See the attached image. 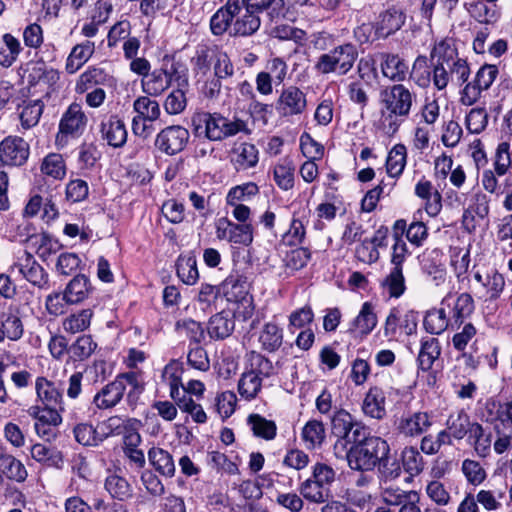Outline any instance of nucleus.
I'll list each match as a JSON object with an SVG mask.
<instances>
[{"instance_id": "10", "label": "nucleus", "mask_w": 512, "mask_h": 512, "mask_svg": "<svg viewBox=\"0 0 512 512\" xmlns=\"http://www.w3.org/2000/svg\"><path fill=\"white\" fill-rule=\"evenodd\" d=\"M474 293L483 303L492 304L500 299L505 290L506 280L502 273L492 268L473 272Z\"/></svg>"}, {"instance_id": "15", "label": "nucleus", "mask_w": 512, "mask_h": 512, "mask_svg": "<svg viewBox=\"0 0 512 512\" xmlns=\"http://www.w3.org/2000/svg\"><path fill=\"white\" fill-rule=\"evenodd\" d=\"M189 138V131L183 126H168L157 134L155 147L162 153L172 156L186 147Z\"/></svg>"}, {"instance_id": "41", "label": "nucleus", "mask_w": 512, "mask_h": 512, "mask_svg": "<svg viewBox=\"0 0 512 512\" xmlns=\"http://www.w3.org/2000/svg\"><path fill=\"white\" fill-rule=\"evenodd\" d=\"M235 11V1L228 0L225 6L218 9L210 19L211 32L220 36L223 35L233 23V13Z\"/></svg>"}, {"instance_id": "17", "label": "nucleus", "mask_w": 512, "mask_h": 512, "mask_svg": "<svg viewBox=\"0 0 512 512\" xmlns=\"http://www.w3.org/2000/svg\"><path fill=\"white\" fill-rule=\"evenodd\" d=\"M87 117L78 103H72L64 112L60 123L57 141H63L67 137H79L85 130Z\"/></svg>"}, {"instance_id": "2", "label": "nucleus", "mask_w": 512, "mask_h": 512, "mask_svg": "<svg viewBox=\"0 0 512 512\" xmlns=\"http://www.w3.org/2000/svg\"><path fill=\"white\" fill-rule=\"evenodd\" d=\"M127 387H129L127 402L134 408L138 396L144 390V385L140 381L139 374L133 371L121 373L113 381L104 385L94 395L92 403L100 410L112 409L121 402Z\"/></svg>"}, {"instance_id": "4", "label": "nucleus", "mask_w": 512, "mask_h": 512, "mask_svg": "<svg viewBox=\"0 0 512 512\" xmlns=\"http://www.w3.org/2000/svg\"><path fill=\"white\" fill-rule=\"evenodd\" d=\"M389 451V445L385 440L376 436L367 437L365 431L361 440L347 447L344 457L351 469L370 471L389 454Z\"/></svg>"}, {"instance_id": "59", "label": "nucleus", "mask_w": 512, "mask_h": 512, "mask_svg": "<svg viewBox=\"0 0 512 512\" xmlns=\"http://www.w3.org/2000/svg\"><path fill=\"white\" fill-rule=\"evenodd\" d=\"M382 240V238L375 236L370 240L365 239L362 241L361 244L356 247V258L369 265L377 262L380 256L377 247L382 245Z\"/></svg>"}, {"instance_id": "40", "label": "nucleus", "mask_w": 512, "mask_h": 512, "mask_svg": "<svg viewBox=\"0 0 512 512\" xmlns=\"http://www.w3.org/2000/svg\"><path fill=\"white\" fill-rule=\"evenodd\" d=\"M183 366L178 360L170 361L162 371V381L169 387V395L172 399H178L182 384Z\"/></svg>"}, {"instance_id": "63", "label": "nucleus", "mask_w": 512, "mask_h": 512, "mask_svg": "<svg viewBox=\"0 0 512 512\" xmlns=\"http://www.w3.org/2000/svg\"><path fill=\"white\" fill-rule=\"evenodd\" d=\"M404 470L411 476L419 475L424 469V460L415 447H405L401 454Z\"/></svg>"}, {"instance_id": "64", "label": "nucleus", "mask_w": 512, "mask_h": 512, "mask_svg": "<svg viewBox=\"0 0 512 512\" xmlns=\"http://www.w3.org/2000/svg\"><path fill=\"white\" fill-rule=\"evenodd\" d=\"M41 171L54 179H62L66 174V166L62 155L57 153L48 154L42 161Z\"/></svg>"}, {"instance_id": "62", "label": "nucleus", "mask_w": 512, "mask_h": 512, "mask_svg": "<svg viewBox=\"0 0 512 512\" xmlns=\"http://www.w3.org/2000/svg\"><path fill=\"white\" fill-rule=\"evenodd\" d=\"M472 423L469 416L463 410L451 414L447 420V428L455 439H462L470 433Z\"/></svg>"}, {"instance_id": "21", "label": "nucleus", "mask_w": 512, "mask_h": 512, "mask_svg": "<svg viewBox=\"0 0 512 512\" xmlns=\"http://www.w3.org/2000/svg\"><path fill=\"white\" fill-rule=\"evenodd\" d=\"M34 389L39 405L59 407L63 410L64 398L60 384L44 376L35 379Z\"/></svg>"}, {"instance_id": "12", "label": "nucleus", "mask_w": 512, "mask_h": 512, "mask_svg": "<svg viewBox=\"0 0 512 512\" xmlns=\"http://www.w3.org/2000/svg\"><path fill=\"white\" fill-rule=\"evenodd\" d=\"M431 74L433 86L438 91H442L447 88L451 80H455L457 86L466 83L470 76V67L467 61H457L447 65L433 62Z\"/></svg>"}, {"instance_id": "24", "label": "nucleus", "mask_w": 512, "mask_h": 512, "mask_svg": "<svg viewBox=\"0 0 512 512\" xmlns=\"http://www.w3.org/2000/svg\"><path fill=\"white\" fill-rule=\"evenodd\" d=\"M405 21V11L398 5H392L379 15L376 33L379 37L386 38L400 30Z\"/></svg>"}, {"instance_id": "26", "label": "nucleus", "mask_w": 512, "mask_h": 512, "mask_svg": "<svg viewBox=\"0 0 512 512\" xmlns=\"http://www.w3.org/2000/svg\"><path fill=\"white\" fill-rule=\"evenodd\" d=\"M24 323L18 309H9L3 313L0 321V343L5 339L19 341L24 335Z\"/></svg>"}, {"instance_id": "25", "label": "nucleus", "mask_w": 512, "mask_h": 512, "mask_svg": "<svg viewBox=\"0 0 512 512\" xmlns=\"http://www.w3.org/2000/svg\"><path fill=\"white\" fill-rule=\"evenodd\" d=\"M414 193L424 200V209L430 217L439 215L442 210V196L431 181L425 178L420 179L415 185Z\"/></svg>"}, {"instance_id": "16", "label": "nucleus", "mask_w": 512, "mask_h": 512, "mask_svg": "<svg viewBox=\"0 0 512 512\" xmlns=\"http://www.w3.org/2000/svg\"><path fill=\"white\" fill-rule=\"evenodd\" d=\"M307 108L306 94L296 86H288L282 89L275 109L281 117H293L301 115Z\"/></svg>"}, {"instance_id": "14", "label": "nucleus", "mask_w": 512, "mask_h": 512, "mask_svg": "<svg viewBox=\"0 0 512 512\" xmlns=\"http://www.w3.org/2000/svg\"><path fill=\"white\" fill-rule=\"evenodd\" d=\"M29 155V143L20 136L9 135L0 142V163L3 166L21 167Z\"/></svg>"}, {"instance_id": "18", "label": "nucleus", "mask_w": 512, "mask_h": 512, "mask_svg": "<svg viewBox=\"0 0 512 512\" xmlns=\"http://www.w3.org/2000/svg\"><path fill=\"white\" fill-rule=\"evenodd\" d=\"M233 23L229 33L233 36L253 35L260 27L261 21L258 13L244 3L239 4L235 1V11L233 13Z\"/></svg>"}, {"instance_id": "31", "label": "nucleus", "mask_w": 512, "mask_h": 512, "mask_svg": "<svg viewBox=\"0 0 512 512\" xmlns=\"http://www.w3.org/2000/svg\"><path fill=\"white\" fill-rule=\"evenodd\" d=\"M378 318L375 313V306L366 301L362 304L358 315L350 324L349 331L361 336L369 335L377 326Z\"/></svg>"}, {"instance_id": "19", "label": "nucleus", "mask_w": 512, "mask_h": 512, "mask_svg": "<svg viewBox=\"0 0 512 512\" xmlns=\"http://www.w3.org/2000/svg\"><path fill=\"white\" fill-rule=\"evenodd\" d=\"M15 266L18 267L21 275L34 286H37L40 289L48 287V274L44 268L37 263L31 253L25 250L20 252L17 256Z\"/></svg>"}, {"instance_id": "47", "label": "nucleus", "mask_w": 512, "mask_h": 512, "mask_svg": "<svg viewBox=\"0 0 512 512\" xmlns=\"http://www.w3.org/2000/svg\"><path fill=\"white\" fill-rule=\"evenodd\" d=\"M381 287L390 298H400L406 291L403 268L392 267L382 280Z\"/></svg>"}, {"instance_id": "42", "label": "nucleus", "mask_w": 512, "mask_h": 512, "mask_svg": "<svg viewBox=\"0 0 512 512\" xmlns=\"http://www.w3.org/2000/svg\"><path fill=\"white\" fill-rule=\"evenodd\" d=\"M407 164V149L402 143L395 144L386 158V172L392 178L402 175Z\"/></svg>"}, {"instance_id": "33", "label": "nucleus", "mask_w": 512, "mask_h": 512, "mask_svg": "<svg viewBox=\"0 0 512 512\" xmlns=\"http://www.w3.org/2000/svg\"><path fill=\"white\" fill-rule=\"evenodd\" d=\"M259 152L255 145L242 142L235 145L231 151V162L237 170H247L257 165Z\"/></svg>"}, {"instance_id": "27", "label": "nucleus", "mask_w": 512, "mask_h": 512, "mask_svg": "<svg viewBox=\"0 0 512 512\" xmlns=\"http://www.w3.org/2000/svg\"><path fill=\"white\" fill-rule=\"evenodd\" d=\"M111 79L105 69L95 65L89 66L78 76L74 91L76 94H84L94 87L108 84Z\"/></svg>"}, {"instance_id": "13", "label": "nucleus", "mask_w": 512, "mask_h": 512, "mask_svg": "<svg viewBox=\"0 0 512 512\" xmlns=\"http://www.w3.org/2000/svg\"><path fill=\"white\" fill-rule=\"evenodd\" d=\"M59 407L35 404L28 408V415L34 419V429L39 437L49 439L54 435L53 428L62 423V416Z\"/></svg>"}, {"instance_id": "32", "label": "nucleus", "mask_w": 512, "mask_h": 512, "mask_svg": "<svg viewBox=\"0 0 512 512\" xmlns=\"http://www.w3.org/2000/svg\"><path fill=\"white\" fill-rule=\"evenodd\" d=\"M223 292L229 303H240L251 299L247 278L240 274H231L223 282Z\"/></svg>"}, {"instance_id": "29", "label": "nucleus", "mask_w": 512, "mask_h": 512, "mask_svg": "<svg viewBox=\"0 0 512 512\" xmlns=\"http://www.w3.org/2000/svg\"><path fill=\"white\" fill-rule=\"evenodd\" d=\"M95 53V43L85 40L72 47L65 61V71L72 75L78 72Z\"/></svg>"}, {"instance_id": "8", "label": "nucleus", "mask_w": 512, "mask_h": 512, "mask_svg": "<svg viewBox=\"0 0 512 512\" xmlns=\"http://www.w3.org/2000/svg\"><path fill=\"white\" fill-rule=\"evenodd\" d=\"M456 201L463 206L462 227L472 233L490 213V198L481 190L456 194Z\"/></svg>"}, {"instance_id": "55", "label": "nucleus", "mask_w": 512, "mask_h": 512, "mask_svg": "<svg viewBox=\"0 0 512 512\" xmlns=\"http://www.w3.org/2000/svg\"><path fill=\"white\" fill-rule=\"evenodd\" d=\"M30 244L35 248L37 255L43 260L57 253L61 248L58 240L47 233H38L32 236Z\"/></svg>"}, {"instance_id": "38", "label": "nucleus", "mask_w": 512, "mask_h": 512, "mask_svg": "<svg viewBox=\"0 0 512 512\" xmlns=\"http://www.w3.org/2000/svg\"><path fill=\"white\" fill-rule=\"evenodd\" d=\"M92 291L90 280L83 274L76 275L66 285L64 292L69 304L75 305L87 299Z\"/></svg>"}, {"instance_id": "57", "label": "nucleus", "mask_w": 512, "mask_h": 512, "mask_svg": "<svg viewBox=\"0 0 512 512\" xmlns=\"http://www.w3.org/2000/svg\"><path fill=\"white\" fill-rule=\"evenodd\" d=\"M470 251L461 248H454L450 256V265L459 283L467 279V272L470 266Z\"/></svg>"}, {"instance_id": "45", "label": "nucleus", "mask_w": 512, "mask_h": 512, "mask_svg": "<svg viewBox=\"0 0 512 512\" xmlns=\"http://www.w3.org/2000/svg\"><path fill=\"white\" fill-rule=\"evenodd\" d=\"M141 442L139 431L123 437V453L137 468H143L146 464L144 452L139 448Z\"/></svg>"}, {"instance_id": "54", "label": "nucleus", "mask_w": 512, "mask_h": 512, "mask_svg": "<svg viewBox=\"0 0 512 512\" xmlns=\"http://www.w3.org/2000/svg\"><path fill=\"white\" fill-rule=\"evenodd\" d=\"M105 489L112 498L125 501L132 497L133 490L129 482L117 474L109 475L105 480Z\"/></svg>"}, {"instance_id": "44", "label": "nucleus", "mask_w": 512, "mask_h": 512, "mask_svg": "<svg viewBox=\"0 0 512 512\" xmlns=\"http://www.w3.org/2000/svg\"><path fill=\"white\" fill-rule=\"evenodd\" d=\"M247 424L255 437L266 441L276 438L277 425L273 420L266 419L260 414H250L247 418Z\"/></svg>"}, {"instance_id": "20", "label": "nucleus", "mask_w": 512, "mask_h": 512, "mask_svg": "<svg viewBox=\"0 0 512 512\" xmlns=\"http://www.w3.org/2000/svg\"><path fill=\"white\" fill-rule=\"evenodd\" d=\"M422 211L418 210L413 214L412 222L407 225L406 220L398 219L393 225V235L402 238L405 233L407 240L416 247L422 246L428 237V229L423 221H421Z\"/></svg>"}, {"instance_id": "60", "label": "nucleus", "mask_w": 512, "mask_h": 512, "mask_svg": "<svg viewBox=\"0 0 512 512\" xmlns=\"http://www.w3.org/2000/svg\"><path fill=\"white\" fill-rule=\"evenodd\" d=\"M177 275L187 285H193L199 278L196 258L193 256H180L177 260Z\"/></svg>"}, {"instance_id": "49", "label": "nucleus", "mask_w": 512, "mask_h": 512, "mask_svg": "<svg viewBox=\"0 0 512 512\" xmlns=\"http://www.w3.org/2000/svg\"><path fill=\"white\" fill-rule=\"evenodd\" d=\"M234 326V320L228 314L221 312L210 318L207 331L213 339H225L232 333Z\"/></svg>"}, {"instance_id": "6", "label": "nucleus", "mask_w": 512, "mask_h": 512, "mask_svg": "<svg viewBox=\"0 0 512 512\" xmlns=\"http://www.w3.org/2000/svg\"><path fill=\"white\" fill-rule=\"evenodd\" d=\"M358 57V50L352 43H344L338 45L321 54L314 69L320 74H336L339 76L346 75L354 66Z\"/></svg>"}, {"instance_id": "39", "label": "nucleus", "mask_w": 512, "mask_h": 512, "mask_svg": "<svg viewBox=\"0 0 512 512\" xmlns=\"http://www.w3.org/2000/svg\"><path fill=\"white\" fill-rule=\"evenodd\" d=\"M3 46L0 47V66L10 68L23 51L20 40L11 33H4L1 37Z\"/></svg>"}, {"instance_id": "28", "label": "nucleus", "mask_w": 512, "mask_h": 512, "mask_svg": "<svg viewBox=\"0 0 512 512\" xmlns=\"http://www.w3.org/2000/svg\"><path fill=\"white\" fill-rule=\"evenodd\" d=\"M363 413L373 419L382 420L386 412V394L381 387L369 388L362 403Z\"/></svg>"}, {"instance_id": "1", "label": "nucleus", "mask_w": 512, "mask_h": 512, "mask_svg": "<svg viewBox=\"0 0 512 512\" xmlns=\"http://www.w3.org/2000/svg\"><path fill=\"white\" fill-rule=\"evenodd\" d=\"M416 93L402 83H395L380 91V128L387 135H394L410 116L416 103Z\"/></svg>"}, {"instance_id": "30", "label": "nucleus", "mask_w": 512, "mask_h": 512, "mask_svg": "<svg viewBox=\"0 0 512 512\" xmlns=\"http://www.w3.org/2000/svg\"><path fill=\"white\" fill-rule=\"evenodd\" d=\"M141 427V421L136 418L122 417V416H111L105 420L101 428L104 431V438L110 436L123 435L126 437L136 431H139Z\"/></svg>"}, {"instance_id": "48", "label": "nucleus", "mask_w": 512, "mask_h": 512, "mask_svg": "<svg viewBox=\"0 0 512 512\" xmlns=\"http://www.w3.org/2000/svg\"><path fill=\"white\" fill-rule=\"evenodd\" d=\"M93 315V310L90 308L72 313L63 319V330L69 334L83 332L89 328Z\"/></svg>"}, {"instance_id": "11", "label": "nucleus", "mask_w": 512, "mask_h": 512, "mask_svg": "<svg viewBox=\"0 0 512 512\" xmlns=\"http://www.w3.org/2000/svg\"><path fill=\"white\" fill-rule=\"evenodd\" d=\"M417 326V312L414 310H405L401 307H393L390 309L384 323V335L390 339L410 336L416 333Z\"/></svg>"}, {"instance_id": "37", "label": "nucleus", "mask_w": 512, "mask_h": 512, "mask_svg": "<svg viewBox=\"0 0 512 512\" xmlns=\"http://www.w3.org/2000/svg\"><path fill=\"white\" fill-rule=\"evenodd\" d=\"M273 180L279 189L289 191L295 184V165L289 157L278 160L273 166Z\"/></svg>"}, {"instance_id": "9", "label": "nucleus", "mask_w": 512, "mask_h": 512, "mask_svg": "<svg viewBox=\"0 0 512 512\" xmlns=\"http://www.w3.org/2000/svg\"><path fill=\"white\" fill-rule=\"evenodd\" d=\"M133 109L136 113L132 119L133 133L143 139L149 138L154 132L152 123L161 115L159 103L146 94V96H139L134 101Z\"/></svg>"}, {"instance_id": "3", "label": "nucleus", "mask_w": 512, "mask_h": 512, "mask_svg": "<svg viewBox=\"0 0 512 512\" xmlns=\"http://www.w3.org/2000/svg\"><path fill=\"white\" fill-rule=\"evenodd\" d=\"M192 123L197 136L203 135L210 141H222L238 133H250L245 121L229 119L220 113L201 112L193 116Z\"/></svg>"}, {"instance_id": "23", "label": "nucleus", "mask_w": 512, "mask_h": 512, "mask_svg": "<svg viewBox=\"0 0 512 512\" xmlns=\"http://www.w3.org/2000/svg\"><path fill=\"white\" fill-rule=\"evenodd\" d=\"M100 132L102 139L114 148L122 147L127 141L125 124L117 115L104 118L100 124Z\"/></svg>"}, {"instance_id": "56", "label": "nucleus", "mask_w": 512, "mask_h": 512, "mask_svg": "<svg viewBox=\"0 0 512 512\" xmlns=\"http://www.w3.org/2000/svg\"><path fill=\"white\" fill-rule=\"evenodd\" d=\"M298 490L304 499L316 504L324 503L329 496V488L316 483L312 478L302 482Z\"/></svg>"}, {"instance_id": "58", "label": "nucleus", "mask_w": 512, "mask_h": 512, "mask_svg": "<svg viewBox=\"0 0 512 512\" xmlns=\"http://www.w3.org/2000/svg\"><path fill=\"white\" fill-rule=\"evenodd\" d=\"M175 330L180 336L188 338L194 344H200L204 338L205 333L201 323L193 319L178 320L175 324Z\"/></svg>"}, {"instance_id": "34", "label": "nucleus", "mask_w": 512, "mask_h": 512, "mask_svg": "<svg viewBox=\"0 0 512 512\" xmlns=\"http://www.w3.org/2000/svg\"><path fill=\"white\" fill-rule=\"evenodd\" d=\"M381 71L389 80L402 83L408 74V64L398 54H382Z\"/></svg>"}, {"instance_id": "22", "label": "nucleus", "mask_w": 512, "mask_h": 512, "mask_svg": "<svg viewBox=\"0 0 512 512\" xmlns=\"http://www.w3.org/2000/svg\"><path fill=\"white\" fill-rule=\"evenodd\" d=\"M175 69L156 68L141 80V87L148 96H160L166 91L171 83Z\"/></svg>"}, {"instance_id": "46", "label": "nucleus", "mask_w": 512, "mask_h": 512, "mask_svg": "<svg viewBox=\"0 0 512 512\" xmlns=\"http://www.w3.org/2000/svg\"><path fill=\"white\" fill-rule=\"evenodd\" d=\"M20 109L19 118L21 126L23 129L28 130L39 123L44 110V103L39 99L23 101Z\"/></svg>"}, {"instance_id": "5", "label": "nucleus", "mask_w": 512, "mask_h": 512, "mask_svg": "<svg viewBox=\"0 0 512 512\" xmlns=\"http://www.w3.org/2000/svg\"><path fill=\"white\" fill-rule=\"evenodd\" d=\"M273 363L262 354L255 351L247 355V365L238 381V392L240 396L251 401L255 399L262 390L264 379L274 374Z\"/></svg>"}, {"instance_id": "35", "label": "nucleus", "mask_w": 512, "mask_h": 512, "mask_svg": "<svg viewBox=\"0 0 512 512\" xmlns=\"http://www.w3.org/2000/svg\"><path fill=\"white\" fill-rule=\"evenodd\" d=\"M432 425V421L426 412H415L408 417L402 418L398 429L401 434L415 437L426 432Z\"/></svg>"}, {"instance_id": "53", "label": "nucleus", "mask_w": 512, "mask_h": 512, "mask_svg": "<svg viewBox=\"0 0 512 512\" xmlns=\"http://www.w3.org/2000/svg\"><path fill=\"white\" fill-rule=\"evenodd\" d=\"M451 325L444 308L429 310L423 320V326L426 332L431 335H439Z\"/></svg>"}, {"instance_id": "52", "label": "nucleus", "mask_w": 512, "mask_h": 512, "mask_svg": "<svg viewBox=\"0 0 512 512\" xmlns=\"http://www.w3.org/2000/svg\"><path fill=\"white\" fill-rule=\"evenodd\" d=\"M301 437L306 448L320 447L325 440V427L321 421L310 420L302 428Z\"/></svg>"}, {"instance_id": "50", "label": "nucleus", "mask_w": 512, "mask_h": 512, "mask_svg": "<svg viewBox=\"0 0 512 512\" xmlns=\"http://www.w3.org/2000/svg\"><path fill=\"white\" fill-rule=\"evenodd\" d=\"M261 347L268 352L277 351L283 343V330L276 323H266L259 335Z\"/></svg>"}, {"instance_id": "51", "label": "nucleus", "mask_w": 512, "mask_h": 512, "mask_svg": "<svg viewBox=\"0 0 512 512\" xmlns=\"http://www.w3.org/2000/svg\"><path fill=\"white\" fill-rule=\"evenodd\" d=\"M430 56L435 63H443L446 65L456 63L457 61H466L458 57V52L452 39L447 38L442 39L434 45Z\"/></svg>"}, {"instance_id": "36", "label": "nucleus", "mask_w": 512, "mask_h": 512, "mask_svg": "<svg viewBox=\"0 0 512 512\" xmlns=\"http://www.w3.org/2000/svg\"><path fill=\"white\" fill-rule=\"evenodd\" d=\"M150 465L162 476L172 478L176 472L173 456L165 449L152 447L148 451Z\"/></svg>"}, {"instance_id": "7", "label": "nucleus", "mask_w": 512, "mask_h": 512, "mask_svg": "<svg viewBox=\"0 0 512 512\" xmlns=\"http://www.w3.org/2000/svg\"><path fill=\"white\" fill-rule=\"evenodd\" d=\"M332 433L337 437L333 450L337 458H343L347 447L362 439L365 427L355 421L353 416L344 409L338 410L331 420Z\"/></svg>"}, {"instance_id": "61", "label": "nucleus", "mask_w": 512, "mask_h": 512, "mask_svg": "<svg viewBox=\"0 0 512 512\" xmlns=\"http://www.w3.org/2000/svg\"><path fill=\"white\" fill-rule=\"evenodd\" d=\"M474 310V300L469 293H461L455 302L453 308V315L451 319V326L458 328L463 323V320L472 314Z\"/></svg>"}, {"instance_id": "43", "label": "nucleus", "mask_w": 512, "mask_h": 512, "mask_svg": "<svg viewBox=\"0 0 512 512\" xmlns=\"http://www.w3.org/2000/svg\"><path fill=\"white\" fill-rule=\"evenodd\" d=\"M441 354L440 342L437 338L426 337L421 340V347L418 355L419 367L423 371L432 368L434 362Z\"/></svg>"}]
</instances>
